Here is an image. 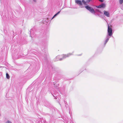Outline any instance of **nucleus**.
Returning a JSON list of instances; mask_svg holds the SVG:
<instances>
[{
	"label": "nucleus",
	"instance_id": "1",
	"mask_svg": "<svg viewBox=\"0 0 123 123\" xmlns=\"http://www.w3.org/2000/svg\"><path fill=\"white\" fill-rule=\"evenodd\" d=\"M75 2L79 5L81 8H83L85 5V1L82 0V1L79 0H75Z\"/></svg>",
	"mask_w": 123,
	"mask_h": 123
},
{
	"label": "nucleus",
	"instance_id": "2",
	"mask_svg": "<svg viewBox=\"0 0 123 123\" xmlns=\"http://www.w3.org/2000/svg\"><path fill=\"white\" fill-rule=\"evenodd\" d=\"M108 35L110 36H111L112 35V29L111 27H110L109 25L108 26Z\"/></svg>",
	"mask_w": 123,
	"mask_h": 123
},
{
	"label": "nucleus",
	"instance_id": "3",
	"mask_svg": "<svg viewBox=\"0 0 123 123\" xmlns=\"http://www.w3.org/2000/svg\"><path fill=\"white\" fill-rule=\"evenodd\" d=\"M85 7L91 13H95V12L94 10L91 7L89 6H85Z\"/></svg>",
	"mask_w": 123,
	"mask_h": 123
},
{
	"label": "nucleus",
	"instance_id": "4",
	"mask_svg": "<svg viewBox=\"0 0 123 123\" xmlns=\"http://www.w3.org/2000/svg\"><path fill=\"white\" fill-rule=\"evenodd\" d=\"M74 52H73L72 53H69L67 55H62V59H65L67 57H68L71 55H73Z\"/></svg>",
	"mask_w": 123,
	"mask_h": 123
},
{
	"label": "nucleus",
	"instance_id": "5",
	"mask_svg": "<svg viewBox=\"0 0 123 123\" xmlns=\"http://www.w3.org/2000/svg\"><path fill=\"white\" fill-rule=\"evenodd\" d=\"M61 56L60 55H58L55 58V61H57L58 60H62V58H61Z\"/></svg>",
	"mask_w": 123,
	"mask_h": 123
},
{
	"label": "nucleus",
	"instance_id": "6",
	"mask_svg": "<svg viewBox=\"0 0 123 123\" xmlns=\"http://www.w3.org/2000/svg\"><path fill=\"white\" fill-rule=\"evenodd\" d=\"M104 15L107 17L110 16V14L108 12L104 11Z\"/></svg>",
	"mask_w": 123,
	"mask_h": 123
},
{
	"label": "nucleus",
	"instance_id": "7",
	"mask_svg": "<svg viewBox=\"0 0 123 123\" xmlns=\"http://www.w3.org/2000/svg\"><path fill=\"white\" fill-rule=\"evenodd\" d=\"M105 5L103 3L102 4L100 5L98 7V8H105Z\"/></svg>",
	"mask_w": 123,
	"mask_h": 123
},
{
	"label": "nucleus",
	"instance_id": "8",
	"mask_svg": "<svg viewBox=\"0 0 123 123\" xmlns=\"http://www.w3.org/2000/svg\"><path fill=\"white\" fill-rule=\"evenodd\" d=\"M60 11L58 12L57 13H56L54 15L53 17L52 18V19L53 18L55 17L60 12Z\"/></svg>",
	"mask_w": 123,
	"mask_h": 123
},
{
	"label": "nucleus",
	"instance_id": "9",
	"mask_svg": "<svg viewBox=\"0 0 123 123\" xmlns=\"http://www.w3.org/2000/svg\"><path fill=\"white\" fill-rule=\"evenodd\" d=\"M6 78L8 79H9L10 78V76L7 73H6Z\"/></svg>",
	"mask_w": 123,
	"mask_h": 123
},
{
	"label": "nucleus",
	"instance_id": "10",
	"mask_svg": "<svg viewBox=\"0 0 123 123\" xmlns=\"http://www.w3.org/2000/svg\"><path fill=\"white\" fill-rule=\"evenodd\" d=\"M119 2L120 4H122L123 3V0H119Z\"/></svg>",
	"mask_w": 123,
	"mask_h": 123
},
{
	"label": "nucleus",
	"instance_id": "11",
	"mask_svg": "<svg viewBox=\"0 0 123 123\" xmlns=\"http://www.w3.org/2000/svg\"><path fill=\"white\" fill-rule=\"evenodd\" d=\"M91 0H86V2L85 1V3H88L90 2Z\"/></svg>",
	"mask_w": 123,
	"mask_h": 123
},
{
	"label": "nucleus",
	"instance_id": "12",
	"mask_svg": "<svg viewBox=\"0 0 123 123\" xmlns=\"http://www.w3.org/2000/svg\"><path fill=\"white\" fill-rule=\"evenodd\" d=\"M6 123H12L11 121L8 120L7 121Z\"/></svg>",
	"mask_w": 123,
	"mask_h": 123
},
{
	"label": "nucleus",
	"instance_id": "13",
	"mask_svg": "<svg viewBox=\"0 0 123 123\" xmlns=\"http://www.w3.org/2000/svg\"><path fill=\"white\" fill-rule=\"evenodd\" d=\"M109 40V38H107V39L105 41V44H106L107 43V42Z\"/></svg>",
	"mask_w": 123,
	"mask_h": 123
},
{
	"label": "nucleus",
	"instance_id": "14",
	"mask_svg": "<svg viewBox=\"0 0 123 123\" xmlns=\"http://www.w3.org/2000/svg\"><path fill=\"white\" fill-rule=\"evenodd\" d=\"M101 2H103V0H99Z\"/></svg>",
	"mask_w": 123,
	"mask_h": 123
},
{
	"label": "nucleus",
	"instance_id": "15",
	"mask_svg": "<svg viewBox=\"0 0 123 123\" xmlns=\"http://www.w3.org/2000/svg\"><path fill=\"white\" fill-rule=\"evenodd\" d=\"M34 1H35L36 0H33Z\"/></svg>",
	"mask_w": 123,
	"mask_h": 123
}]
</instances>
